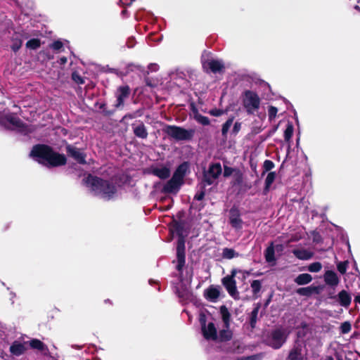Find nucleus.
Returning <instances> with one entry per match:
<instances>
[{"label": "nucleus", "instance_id": "obj_10", "mask_svg": "<svg viewBox=\"0 0 360 360\" xmlns=\"http://www.w3.org/2000/svg\"><path fill=\"white\" fill-rule=\"evenodd\" d=\"M222 169L220 163L212 165L209 170L206 172L204 169V187L205 185H212L218 179L221 174Z\"/></svg>", "mask_w": 360, "mask_h": 360}, {"label": "nucleus", "instance_id": "obj_40", "mask_svg": "<svg viewBox=\"0 0 360 360\" xmlns=\"http://www.w3.org/2000/svg\"><path fill=\"white\" fill-rule=\"evenodd\" d=\"M275 167L274 163L270 160H266L263 164V172L262 175L264 176L266 172L271 170Z\"/></svg>", "mask_w": 360, "mask_h": 360}, {"label": "nucleus", "instance_id": "obj_61", "mask_svg": "<svg viewBox=\"0 0 360 360\" xmlns=\"http://www.w3.org/2000/svg\"><path fill=\"white\" fill-rule=\"evenodd\" d=\"M262 274L260 273V274H257L256 276H259V275H262Z\"/></svg>", "mask_w": 360, "mask_h": 360}, {"label": "nucleus", "instance_id": "obj_8", "mask_svg": "<svg viewBox=\"0 0 360 360\" xmlns=\"http://www.w3.org/2000/svg\"><path fill=\"white\" fill-rule=\"evenodd\" d=\"M243 103L247 112L248 114H252L254 110L259 109L260 98L256 92L246 90L244 92Z\"/></svg>", "mask_w": 360, "mask_h": 360}, {"label": "nucleus", "instance_id": "obj_22", "mask_svg": "<svg viewBox=\"0 0 360 360\" xmlns=\"http://www.w3.org/2000/svg\"><path fill=\"white\" fill-rule=\"evenodd\" d=\"M260 308H261V304L259 302L255 304L252 311H251V313L250 314L249 323H250V326L252 329H254L256 327V324H257V316H258V313H259Z\"/></svg>", "mask_w": 360, "mask_h": 360}, {"label": "nucleus", "instance_id": "obj_36", "mask_svg": "<svg viewBox=\"0 0 360 360\" xmlns=\"http://www.w3.org/2000/svg\"><path fill=\"white\" fill-rule=\"evenodd\" d=\"M238 254L233 249L225 248L223 249L222 256L226 259H232L234 257L237 256Z\"/></svg>", "mask_w": 360, "mask_h": 360}, {"label": "nucleus", "instance_id": "obj_11", "mask_svg": "<svg viewBox=\"0 0 360 360\" xmlns=\"http://www.w3.org/2000/svg\"><path fill=\"white\" fill-rule=\"evenodd\" d=\"M229 224L236 229H242L243 220L239 209L233 205L229 210Z\"/></svg>", "mask_w": 360, "mask_h": 360}, {"label": "nucleus", "instance_id": "obj_39", "mask_svg": "<svg viewBox=\"0 0 360 360\" xmlns=\"http://www.w3.org/2000/svg\"><path fill=\"white\" fill-rule=\"evenodd\" d=\"M322 264L319 262H316L309 264L307 267V269L310 272L316 273L321 270Z\"/></svg>", "mask_w": 360, "mask_h": 360}, {"label": "nucleus", "instance_id": "obj_29", "mask_svg": "<svg viewBox=\"0 0 360 360\" xmlns=\"http://www.w3.org/2000/svg\"><path fill=\"white\" fill-rule=\"evenodd\" d=\"M276 177V174L275 172H270L267 174V176L265 179V186H264V188L263 190V193L264 195H266L269 193L270 187H271V184H273V182L275 181Z\"/></svg>", "mask_w": 360, "mask_h": 360}, {"label": "nucleus", "instance_id": "obj_55", "mask_svg": "<svg viewBox=\"0 0 360 360\" xmlns=\"http://www.w3.org/2000/svg\"><path fill=\"white\" fill-rule=\"evenodd\" d=\"M135 0H129V1H126L124 0H120V2L122 4V5H131L132 4L133 1H134Z\"/></svg>", "mask_w": 360, "mask_h": 360}, {"label": "nucleus", "instance_id": "obj_56", "mask_svg": "<svg viewBox=\"0 0 360 360\" xmlns=\"http://www.w3.org/2000/svg\"><path fill=\"white\" fill-rule=\"evenodd\" d=\"M66 62H67V58L65 57H62L60 58V63L61 65L66 63Z\"/></svg>", "mask_w": 360, "mask_h": 360}, {"label": "nucleus", "instance_id": "obj_38", "mask_svg": "<svg viewBox=\"0 0 360 360\" xmlns=\"http://www.w3.org/2000/svg\"><path fill=\"white\" fill-rule=\"evenodd\" d=\"M234 183L233 185H241L243 181V174L242 172L238 169L234 173Z\"/></svg>", "mask_w": 360, "mask_h": 360}, {"label": "nucleus", "instance_id": "obj_50", "mask_svg": "<svg viewBox=\"0 0 360 360\" xmlns=\"http://www.w3.org/2000/svg\"><path fill=\"white\" fill-rule=\"evenodd\" d=\"M72 79L73 80L78 83V84H83L84 83V80L77 73H73L72 74Z\"/></svg>", "mask_w": 360, "mask_h": 360}, {"label": "nucleus", "instance_id": "obj_48", "mask_svg": "<svg viewBox=\"0 0 360 360\" xmlns=\"http://www.w3.org/2000/svg\"><path fill=\"white\" fill-rule=\"evenodd\" d=\"M263 354L262 353L245 356V360H262Z\"/></svg>", "mask_w": 360, "mask_h": 360}, {"label": "nucleus", "instance_id": "obj_42", "mask_svg": "<svg viewBox=\"0 0 360 360\" xmlns=\"http://www.w3.org/2000/svg\"><path fill=\"white\" fill-rule=\"evenodd\" d=\"M191 115L195 117V119L199 122L202 123V116H201L195 106L192 103L191 105Z\"/></svg>", "mask_w": 360, "mask_h": 360}, {"label": "nucleus", "instance_id": "obj_16", "mask_svg": "<svg viewBox=\"0 0 360 360\" xmlns=\"http://www.w3.org/2000/svg\"><path fill=\"white\" fill-rule=\"evenodd\" d=\"M132 129L136 136L143 139H145L148 137V131L146 127L142 122L133 124Z\"/></svg>", "mask_w": 360, "mask_h": 360}, {"label": "nucleus", "instance_id": "obj_62", "mask_svg": "<svg viewBox=\"0 0 360 360\" xmlns=\"http://www.w3.org/2000/svg\"><path fill=\"white\" fill-rule=\"evenodd\" d=\"M269 300L266 302V305L269 304Z\"/></svg>", "mask_w": 360, "mask_h": 360}, {"label": "nucleus", "instance_id": "obj_5", "mask_svg": "<svg viewBox=\"0 0 360 360\" xmlns=\"http://www.w3.org/2000/svg\"><path fill=\"white\" fill-rule=\"evenodd\" d=\"M188 170L187 162L181 164L174 172L172 179L164 186L163 191L168 193H176L184 184V179Z\"/></svg>", "mask_w": 360, "mask_h": 360}, {"label": "nucleus", "instance_id": "obj_60", "mask_svg": "<svg viewBox=\"0 0 360 360\" xmlns=\"http://www.w3.org/2000/svg\"><path fill=\"white\" fill-rule=\"evenodd\" d=\"M354 8H355L356 10L360 11L359 6H358V5L355 6H354Z\"/></svg>", "mask_w": 360, "mask_h": 360}, {"label": "nucleus", "instance_id": "obj_18", "mask_svg": "<svg viewBox=\"0 0 360 360\" xmlns=\"http://www.w3.org/2000/svg\"><path fill=\"white\" fill-rule=\"evenodd\" d=\"M338 301L342 307L347 308L351 304L352 297L347 291L342 290L338 294Z\"/></svg>", "mask_w": 360, "mask_h": 360}, {"label": "nucleus", "instance_id": "obj_54", "mask_svg": "<svg viewBox=\"0 0 360 360\" xmlns=\"http://www.w3.org/2000/svg\"><path fill=\"white\" fill-rule=\"evenodd\" d=\"M195 198L198 200H201L202 199V191H198Z\"/></svg>", "mask_w": 360, "mask_h": 360}, {"label": "nucleus", "instance_id": "obj_59", "mask_svg": "<svg viewBox=\"0 0 360 360\" xmlns=\"http://www.w3.org/2000/svg\"><path fill=\"white\" fill-rule=\"evenodd\" d=\"M326 360H334V359H333V356H328L326 357Z\"/></svg>", "mask_w": 360, "mask_h": 360}, {"label": "nucleus", "instance_id": "obj_31", "mask_svg": "<svg viewBox=\"0 0 360 360\" xmlns=\"http://www.w3.org/2000/svg\"><path fill=\"white\" fill-rule=\"evenodd\" d=\"M233 333L229 329L221 330L219 333L218 339L217 341L220 342H227L232 339Z\"/></svg>", "mask_w": 360, "mask_h": 360}, {"label": "nucleus", "instance_id": "obj_2", "mask_svg": "<svg viewBox=\"0 0 360 360\" xmlns=\"http://www.w3.org/2000/svg\"><path fill=\"white\" fill-rule=\"evenodd\" d=\"M30 156L39 163L48 167H58L66 163L65 155L53 152L46 145H37L33 147Z\"/></svg>", "mask_w": 360, "mask_h": 360}, {"label": "nucleus", "instance_id": "obj_19", "mask_svg": "<svg viewBox=\"0 0 360 360\" xmlns=\"http://www.w3.org/2000/svg\"><path fill=\"white\" fill-rule=\"evenodd\" d=\"M324 281L328 285L336 286L338 285L340 280L335 271L328 270L324 274Z\"/></svg>", "mask_w": 360, "mask_h": 360}, {"label": "nucleus", "instance_id": "obj_41", "mask_svg": "<svg viewBox=\"0 0 360 360\" xmlns=\"http://www.w3.org/2000/svg\"><path fill=\"white\" fill-rule=\"evenodd\" d=\"M26 46L28 49H36L40 46V41L38 39H32L26 43Z\"/></svg>", "mask_w": 360, "mask_h": 360}, {"label": "nucleus", "instance_id": "obj_51", "mask_svg": "<svg viewBox=\"0 0 360 360\" xmlns=\"http://www.w3.org/2000/svg\"><path fill=\"white\" fill-rule=\"evenodd\" d=\"M241 128V123L236 122H235L232 131L233 134H236L238 133V131L240 130Z\"/></svg>", "mask_w": 360, "mask_h": 360}, {"label": "nucleus", "instance_id": "obj_26", "mask_svg": "<svg viewBox=\"0 0 360 360\" xmlns=\"http://www.w3.org/2000/svg\"><path fill=\"white\" fill-rule=\"evenodd\" d=\"M153 174L160 179H165L170 175V170L166 167H156L153 169Z\"/></svg>", "mask_w": 360, "mask_h": 360}, {"label": "nucleus", "instance_id": "obj_14", "mask_svg": "<svg viewBox=\"0 0 360 360\" xmlns=\"http://www.w3.org/2000/svg\"><path fill=\"white\" fill-rule=\"evenodd\" d=\"M303 348L301 343L295 342L290 349L287 360H304Z\"/></svg>", "mask_w": 360, "mask_h": 360}, {"label": "nucleus", "instance_id": "obj_13", "mask_svg": "<svg viewBox=\"0 0 360 360\" xmlns=\"http://www.w3.org/2000/svg\"><path fill=\"white\" fill-rule=\"evenodd\" d=\"M323 285H310L307 287L299 288L296 290V293L300 296L311 297L312 295H319L323 290Z\"/></svg>", "mask_w": 360, "mask_h": 360}, {"label": "nucleus", "instance_id": "obj_25", "mask_svg": "<svg viewBox=\"0 0 360 360\" xmlns=\"http://www.w3.org/2000/svg\"><path fill=\"white\" fill-rule=\"evenodd\" d=\"M295 256L299 259L302 260H307L314 256V253L309 250L302 249V250H295L293 251Z\"/></svg>", "mask_w": 360, "mask_h": 360}, {"label": "nucleus", "instance_id": "obj_12", "mask_svg": "<svg viewBox=\"0 0 360 360\" xmlns=\"http://www.w3.org/2000/svg\"><path fill=\"white\" fill-rule=\"evenodd\" d=\"M176 269L181 272L185 264V245L183 239L178 240L176 247Z\"/></svg>", "mask_w": 360, "mask_h": 360}, {"label": "nucleus", "instance_id": "obj_9", "mask_svg": "<svg viewBox=\"0 0 360 360\" xmlns=\"http://www.w3.org/2000/svg\"><path fill=\"white\" fill-rule=\"evenodd\" d=\"M236 275V270L233 269L230 275H228L222 278L221 283L230 296H231L234 300H237L240 299V297L236 287V281L235 280Z\"/></svg>", "mask_w": 360, "mask_h": 360}, {"label": "nucleus", "instance_id": "obj_44", "mask_svg": "<svg viewBox=\"0 0 360 360\" xmlns=\"http://www.w3.org/2000/svg\"><path fill=\"white\" fill-rule=\"evenodd\" d=\"M278 112V108L275 106L270 105L268 109V116L269 121L273 120Z\"/></svg>", "mask_w": 360, "mask_h": 360}, {"label": "nucleus", "instance_id": "obj_32", "mask_svg": "<svg viewBox=\"0 0 360 360\" xmlns=\"http://www.w3.org/2000/svg\"><path fill=\"white\" fill-rule=\"evenodd\" d=\"M264 257L267 262H272L276 260L275 250L273 243H271V245L265 250Z\"/></svg>", "mask_w": 360, "mask_h": 360}, {"label": "nucleus", "instance_id": "obj_64", "mask_svg": "<svg viewBox=\"0 0 360 360\" xmlns=\"http://www.w3.org/2000/svg\"><path fill=\"white\" fill-rule=\"evenodd\" d=\"M358 3L360 4V0H358Z\"/></svg>", "mask_w": 360, "mask_h": 360}, {"label": "nucleus", "instance_id": "obj_49", "mask_svg": "<svg viewBox=\"0 0 360 360\" xmlns=\"http://www.w3.org/2000/svg\"><path fill=\"white\" fill-rule=\"evenodd\" d=\"M51 47L56 51L60 50L63 47V43L60 41H56L51 44Z\"/></svg>", "mask_w": 360, "mask_h": 360}, {"label": "nucleus", "instance_id": "obj_20", "mask_svg": "<svg viewBox=\"0 0 360 360\" xmlns=\"http://www.w3.org/2000/svg\"><path fill=\"white\" fill-rule=\"evenodd\" d=\"M207 65L210 72L214 74L223 73L225 69L224 64L217 60H211L208 61Z\"/></svg>", "mask_w": 360, "mask_h": 360}, {"label": "nucleus", "instance_id": "obj_6", "mask_svg": "<svg viewBox=\"0 0 360 360\" xmlns=\"http://www.w3.org/2000/svg\"><path fill=\"white\" fill-rule=\"evenodd\" d=\"M0 125L6 129L18 130L25 134L29 133L30 130L22 122L13 114H4L0 112Z\"/></svg>", "mask_w": 360, "mask_h": 360}, {"label": "nucleus", "instance_id": "obj_15", "mask_svg": "<svg viewBox=\"0 0 360 360\" xmlns=\"http://www.w3.org/2000/svg\"><path fill=\"white\" fill-rule=\"evenodd\" d=\"M204 338L217 341L218 335L217 328L213 323H209L205 328V319H204Z\"/></svg>", "mask_w": 360, "mask_h": 360}, {"label": "nucleus", "instance_id": "obj_3", "mask_svg": "<svg viewBox=\"0 0 360 360\" xmlns=\"http://www.w3.org/2000/svg\"><path fill=\"white\" fill-rule=\"evenodd\" d=\"M86 184L95 195L105 199H110L117 192V188L113 184L92 175L86 177Z\"/></svg>", "mask_w": 360, "mask_h": 360}, {"label": "nucleus", "instance_id": "obj_28", "mask_svg": "<svg viewBox=\"0 0 360 360\" xmlns=\"http://www.w3.org/2000/svg\"><path fill=\"white\" fill-rule=\"evenodd\" d=\"M219 312L226 328H228L231 321V314L228 308L225 305H221L219 308Z\"/></svg>", "mask_w": 360, "mask_h": 360}, {"label": "nucleus", "instance_id": "obj_1", "mask_svg": "<svg viewBox=\"0 0 360 360\" xmlns=\"http://www.w3.org/2000/svg\"><path fill=\"white\" fill-rule=\"evenodd\" d=\"M176 293L181 302L190 304L187 309H185L189 321L191 323L193 314L198 315L200 324L198 330L200 333H202V305L200 300L197 299L193 294H191L184 283L176 288Z\"/></svg>", "mask_w": 360, "mask_h": 360}, {"label": "nucleus", "instance_id": "obj_57", "mask_svg": "<svg viewBox=\"0 0 360 360\" xmlns=\"http://www.w3.org/2000/svg\"><path fill=\"white\" fill-rule=\"evenodd\" d=\"M210 124V120L207 117L204 116V126Z\"/></svg>", "mask_w": 360, "mask_h": 360}, {"label": "nucleus", "instance_id": "obj_53", "mask_svg": "<svg viewBox=\"0 0 360 360\" xmlns=\"http://www.w3.org/2000/svg\"><path fill=\"white\" fill-rule=\"evenodd\" d=\"M148 69L150 71H157L158 70V65L157 64H154V63L150 64L148 65Z\"/></svg>", "mask_w": 360, "mask_h": 360}, {"label": "nucleus", "instance_id": "obj_45", "mask_svg": "<svg viewBox=\"0 0 360 360\" xmlns=\"http://www.w3.org/2000/svg\"><path fill=\"white\" fill-rule=\"evenodd\" d=\"M352 329L351 323L349 321H345L340 326V331L342 334H347L350 332Z\"/></svg>", "mask_w": 360, "mask_h": 360}, {"label": "nucleus", "instance_id": "obj_30", "mask_svg": "<svg viewBox=\"0 0 360 360\" xmlns=\"http://www.w3.org/2000/svg\"><path fill=\"white\" fill-rule=\"evenodd\" d=\"M297 336L298 338H304L310 332L309 326L307 323L303 321L297 328Z\"/></svg>", "mask_w": 360, "mask_h": 360}, {"label": "nucleus", "instance_id": "obj_34", "mask_svg": "<svg viewBox=\"0 0 360 360\" xmlns=\"http://www.w3.org/2000/svg\"><path fill=\"white\" fill-rule=\"evenodd\" d=\"M250 286L254 297L257 298L259 297L258 293L260 292L262 288L261 281L259 280H254L251 283Z\"/></svg>", "mask_w": 360, "mask_h": 360}, {"label": "nucleus", "instance_id": "obj_47", "mask_svg": "<svg viewBox=\"0 0 360 360\" xmlns=\"http://www.w3.org/2000/svg\"><path fill=\"white\" fill-rule=\"evenodd\" d=\"M22 46V41L20 39H13L11 49L13 51H17Z\"/></svg>", "mask_w": 360, "mask_h": 360}, {"label": "nucleus", "instance_id": "obj_52", "mask_svg": "<svg viewBox=\"0 0 360 360\" xmlns=\"http://www.w3.org/2000/svg\"><path fill=\"white\" fill-rule=\"evenodd\" d=\"M210 114L214 116H219L222 114V111L221 110H212L210 111Z\"/></svg>", "mask_w": 360, "mask_h": 360}, {"label": "nucleus", "instance_id": "obj_4", "mask_svg": "<svg viewBox=\"0 0 360 360\" xmlns=\"http://www.w3.org/2000/svg\"><path fill=\"white\" fill-rule=\"evenodd\" d=\"M288 335L287 328L280 326L268 332L264 343L274 349H279L286 342Z\"/></svg>", "mask_w": 360, "mask_h": 360}, {"label": "nucleus", "instance_id": "obj_58", "mask_svg": "<svg viewBox=\"0 0 360 360\" xmlns=\"http://www.w3.org/2000/svg\"><path fill=\"white\" fill-rule=\"evenodd\" d=\"M354 302L360 304V295L354 297Z\"/></svg>", "mask_w": 360, "mask_h": 360}, {"label": "nucleus", "instance_id": "obj_23", "mask_svg": "<svg viewBox=\"0 0 360 360\" xmlns=\"http://www.w3.org/2000/svg\"><path fill=\"white\" fill-rule=\"evenodd\" d=\"M25 350L26 347L25 345L18 341H15L10 347L11 353L15 356H20L22 354Z\"/></svg>", "mask_w": 360, "mask_h": 360}, {"label": "nucleus", "instance_id": "obj_63", "mask_svg": "<svg viewBox=\"0 0 360 360\" xmlns=\"http://www.w3.org/2000/svg\"><path fill=\"white\" fill-rule=\"evenodd\" d=\"M337 360H343L342 358H338Z\"/></svg>", "mask_w": 360, "mask_h": 360}, {"label": "nucleus", "instance_id": "obj_43", "mask_svg": "<svg viewBox=\"0 0 360 360\" xmlns=\"http://www.w3.org/2000/svg\"><path fill=\"white\" fill-rule=\"evenodd\" d=\"M348 261L340 262L337 264V269L341 274H345L348 267Z\"/></svg>", "mask_w": 360, "mask_h": 360}, {"label": "nucleus", "instance_id": "obj_46", "mask_svg": "<svg viewBox=\"0 0 360 360\" xmlns=\"http://www.w3.org/2000/svg\"><path fill=\"white\" fill-rule=\"evenodd\" d=\"M238 169H236V168H232L231 167H229L227 165H224V172H223V175L224 177H229L230 176L231 174H234L235 173V171L237 170Z\"/></svg>", "mask_w": 360, "mask_h": 360}, {"label": "nucleus", "instance_id": "obj_33", "mask_svg": "<svg viewBox=\"0 0 360 360\" xmlns=\"http://www.w3.org/2000/svg\"><path fill=\"white\" fill-rule=\"evenodd\" d=\"M30 346L39 351L44 352L47 350L46 346L39 340L33 339L29 342Z\"/></svg>", "mask_w": 360, "mask_h": 360}, {"label": "nucleus", "instance_id": "obj_37", "mask_svg": "<svg viewBox=\"0 0 360 360\" xmlns=\"http://www.w3.org/2000/svg\"><path fill=\"white\" fill-rule=\"evenodd\" d=\"M233 122V117H232L229 118L225 122V123L223 124L222 129H221V134H222L223 136L226 137L227 132L229 131L231 126L232 125Z\"/></svg>", "mask_w": 360, "mask_h": 360}, {"label": "nucleus", "instance_id": "obj_7", "mask_svg": "<svg viewBox=\"0 0 360 360\" xmlns=\"http://www.w3.org/2000/svg\"><path fill=\"white\" fill-rule=\"evenodd\" d=\"M164 131L176 141L188 140L192 138L193 134L192 130H187L174 125H167L164 129Z\"/></svg>", "mask_w": 360, "mask_h": 360}, {"label": "nucleus", "instance_id": "obj_27", "mask_svg": "<svg viewBox=\"0 0 360 360\" xmlns=\"http://www.w3.org/2000/svg\"><path fill=\"white\" fill-rule=\"evenodd\" d=\"M313 278L309 274H299L294 280L295 283L299 285H304L309 283L312 281Z\"/></svg>", "mask_w": 360, "mask_h": 360}, {"label": "nucleus", "instance_id": "obj_24", "mask_svg": "<svg viewBox=\"0 0 360 360\" xmlns=\"http://www.w3.org/2000/svg\"><path fill=\"white\" fill-rule=\"evenodd\" d=\"M205 297L212 302H215L220 295L219 290L215 287L210 286L206 290Z\"/></svg>", "mask_w": 360, "mask_h": 360}, {"label": "nucleus", "instance_id": "obj_17", "mask_svg": "<svg viewBox=\"0 0 360 360\" xmlns=\"http://www.w3.org/2000/svg\"><path fill=\"white\" fill-rule=\"evenodd\" d=\"M129 94V89L128 86H121L117 89V103L115 106L119 108L123 105L124 101L128 97Z\"/></svg>", "mask_w": 360, "mask_h": 360}, {"label": "nucleus", "instance_id": "obj_21", "mask_svg": "<svg viewBox=\"0 0 360 360\" xmlns=\"http://www.w3.org/2000/svg\"><path fill=\"white\" fill-rule=\"evenodd\" d=\"M68 153L73 157L78 162L84 164L85 163V158L82 151H80L79 149L68 146Z\"/></svg>", "mask_w": 360, "mask_h": 360}, {"label": "nucleus", "instance_id": "obj_35", "mask_svg": "<svg viewBox=\"0 0 360 360\" xmlns=\"http://www.w3.org/2000/svg\"><path fill=\"white\" fill-rule=\"evenodd\" d=\"M294 131L293 124L288 122L286 126V129L284 131V139L286 142H290Z\"/></svg>", "mask_w": 360, "mask_h": 360}]
</instances>
